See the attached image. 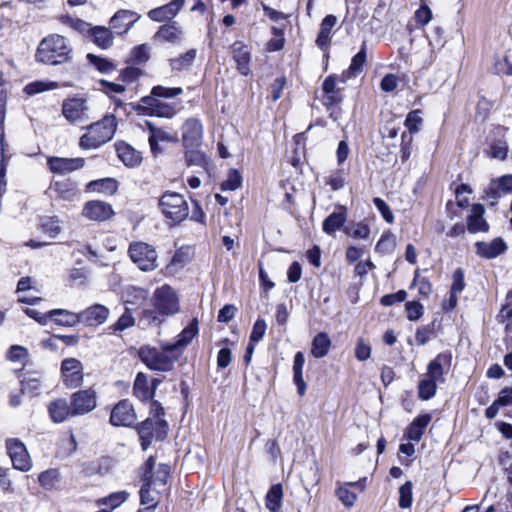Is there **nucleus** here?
Here are the masks:
<instances>
[{"instance_id":"69168bd1","label":"nucleus","mask_w":512,"mask_h":512,"mask_svg":"<svg viewBox=\"0 0 512 512\" xmlns=\"http://www.w3.org/2000/svg\"><path fill=\"white\" fill-rule=\"evenodd\" d=\"M508 147L505 142L498 141L493 143L490 146V149L488 151V155L491 158L504 160L507 156Z\"/></svg>"},{"instance_id":"e2e57ef3","label":"nucleus","mask_w":512,"mask_h":512,"mask_svg":"<svg viewBox=\"0 0 512 512\" xmlns=\"http://www.w3.org/2000/svg\"><path fill=\"white\" fill-rule=\"evenodd\" d=\"M336 496L346 507H352L357 499L356 494L345 486L336 489Z\"/></svg>"},{"instance_id":"f8f14e48","label":"nucleus","mask_w":512,"mask_h":512,"mask_svg":"<svg viewBox=\"0 0 512 512\" xmlns=\"http://www.w3.org/2000/svg\"><path fill=\"white\" fill-rule=\"evenodd\" d=\"M346 81L345 74L341 77H337L335 75L328 76L322 85L323 89V97L322 101L325 106H333L339 104L343 100V86L340 84H344Z\"/></svg>"},{"instance_id":"4be33fe9","label":"nucleus","mask_w":512,"mask_h":512,"mask_svg":"<svg viewBox=\"0 0 512 512\" xmlns=\"http://www.w3.org/2000/svg\"><path fill=\"white\" fill-rule=\"evenodd\" d=\"M508 193H512V175H504L492 181L486 190V198L491 199V205H495L500 197Z\"/></svg>"},{"instance_id":"49530a36","label":"nucleus","mask_w":512,"mask_h":512,"mask_svg":"<svg viewBox=\"0 0 512 512\" xmlns=\"http://www.w3.org/2000/svg\"><path fill=\"white\" fill-rule=\"evenodd\" d=\"M185 161L188 166L204 167L207 163L205 154L197 147L186 148Z\"/></svg>"},{"instance_id":"1a4fd4ad","label":"nucleus","mask_w":512,"mask_h":512,"mask_svg":"<svg viewBox=\"0 0 512 512\" xmlns=\"http://www.w3.org/2000/svg\"><path fill=\"white\" fill-rule=\"evenodd\" d=\"M62 114L71 124H84L90 120V107L84 98H68L62 104Z\"/></svg>"},{"instance_id":"b1692460","label":"nucleus","mask_w":512,"mask_h":512,"mask_svg":"<svg viewBox=\"0 0 512 512\" xmlns=\"http://www.w3.org/2000/svg\"><path fill=\"white\" fill-rule=\"evenodd\" d=\"M485 209L482 204H473L471 213L467 217V229L470 233L487 232L488 223L484 219Z\"/></svg>"},{"instance_id":"de8ad7c7","label":"nucleus","mask_w":512,"mask_h":512,"mask_svg":"<svg viewBox=\"0 0 512 512\" xmlns=\"http://www.w3.org/2000/svg\"><path fill=\"white\" fill-rule=\"evenodd\" d=\"M50 191L65 200H70L75 195V190L68 181H56L50 186Z\"/></svg>"},{"instance_id":"6ab92c4d","label":"nucleus","mask_w":512,"mask_h":512,"mask_svg":"<svg viewBox=\"0 0 512 512\" xmlns=\"http://www.w3.org/2000/svg\"><path fill=\"white\" fill-rule=\"evenodd\" d=\"M109 316V309L101 304H94L79 313L80 323L88 326H98L103 324Z\"/></svg>"},{"instance_id":"13d9d810","label":"nucleus","mask_w":512,"mask_h":512,"mask_svg":"<svg viewBox=\"0 0 512 512\" xmlns=\"http://www.w3.org/2000/svg\"><path fill=\"white\" fill-rule=\"evenodd\" d=\"M242 184V176L236 169H231L228 173V177L225 181L222 182L221 188L222 190H231L234 191L240 188Z\"/></svg>"},{"instance_id":"ddd939ff","label":"nucleus","mask_w":512,"mask_h":512,"mask_svg":"<svg viewBox=\"0 0 512 512\" xmlns=\"http://www.w3.org/2000/svg\"><path fill=\"white\" fill-rule=\"evenodd\" d=\"M61 374L67 388L74 389L83 383V365L76 358H67L62 361Z\"/></svg>"},{"instance_id":"cd10ccee","label":"nucleus","mask_w":512,"mask_h":512,"mask_svg":"<svg viewBox=\"0 0 512 512\" xmlns=\"http://www.w3.org/2000/svg\"><path fill=\"white\" fill-rule=\"evenodd\" d=\"M198 334V321L194 318L178 335L175 343L165 345L167 351H175L186 347Z\"/></svg>"},{"instance_id":"7c9ffc66","label":"nucleus","mask_w":512,"mask_h":512,"mask_svg":"<svg viewBox=\"0 0 512 512\" xmlns=\"http://www.w3.org/2000/svg\"><path fill=\"white\" fill-rule=\"evenodd\" d=\"M432 417L430 414H423L416 417L406 430V437L411 441H420L422 438L425 428L430 423Z\"/></svg>"},{"instance_id":"9b49d317","label":"nucleus","mask_w":512,"mask_h":512,"mask_svg":"<svg viewBox=\"0 0 512 512\" xmlns=\"http://www.w3.org/2000/svg\"><path fill=\"white\" fill-rule=\"evenodd\" d=\"M72 416H81L93 411L97 406V394L93 388L79 390L70 397Z\"/></svg>"},{"instance_id":"2eb2a0df","label":"nucleus","mask_w":512,"mask_h":512,"mask_svg":"<svg viewBox=\"0 0 512 512\" xmlns=\"http://www.w3.org/2000/svg\"><path fill=\"white\" fill-rule=\"evenodd\" d=\"M47 165L52 173L65 175L83 168L85 165V159L82 157H49L47 159Z\"/></svg>"},{"instance_id":"bf43d9fd","label":"nucleus","mask_w":512,"mask_h":512,"mask_svg":"<svg viewBox=\"0 0 512 512\" xmlns=\"http://www.w3.org/2000/svg\"><path fill=\"white\" fill-rule=\"evenodd\" d=\"M87 188L91 191L104 192V191H115L116 181L111 178H105L100 180L91 181Z\"/></svg>"},{"instance_id":"0eeeda50","label":"nucleus","mask_w":512,"mask_h":512,"mask_svg":"<svg viewBox=\"0 0 512 512\" xmlns=\"http://www.w3.org/2000/svg\"><path fill=\"white\" fill-rule=\"evenodd\" d=\"M152 301L154 307L161 315H174L180 310L178 295L168 284H164L155 289Z\"/></svg>"},{"instance_id":"393cba45","label":"nucleus","mask_w":512,"mask_h":512,"mask_svg":"<svg viewBox=\"0 0 512 512\" xmlns=\"http://www.w3.org/2000/svg\"><path fill=\"white\" fill-rule=\"evenodd\" d=\"M233 59L236 62L237 70L244 76L250 72V50L241 42H235L232 47Z\"/></svg>"},{"instance_id":"37998d69","label":"nucleus","mask_w":512,"mask_h":512,"mask_svg":"<svg viewBox=\"0 0 512 512\" xmlns=\"http://www.w3.org/2000/svg\"><path fill=\"white\" fill-rule=\"evenodd\" d=\"M93 42L99 47L106 49L113 43V36L109 29L105 27H95L92 29Z\"/></svg>"},{"instance_id":"e433bc0d","label":"nucleus","mask_w":512,"mask_h":512,"mask_svg":"<svg viewBox=\"0 0 512 512\" xmlns=\"http://www.w3.org/2000/svg\"><path fill=\"white\" fill-rule=\"evenodd\" d=\"M337 18L336 16L330 14L327 15L321 22L320 31L318 33L316 43L319 47H324L330 38V33L332 28L336 25Z\"/></svg>"},{"instance_id":"4468645a","label":"nucleus","mask_w":512,"mask_h":512,"mask_svg":"<svg viewBox=\"0 0 512 512\" xmlns=\"http://www.w3.org/2000/svg\"><path fill=\"white\" fill-rule=\"evenodd\" d=\"M136 421V413L129 400L124 399L117 403L110 415V423L113 426H130Z\"/></svg>"},{"instance_id":"72a5a7b5","label":"nucleus","mask_w":512,"mask_h":512,"mask_svg":"<svg viewBox=\"0 0 512 512\" xmlns=\"http://www.w3.org/2000/svg\"><path fill=\"white\" fill-rule=\"evenodd\" d=\"M133 394L140 401H147L153 398V390H150L146 374L139 372L136 375L133 385Z\"/></svg>"},{"instance_id":"412c9836","label":"nucleus","mask_w":512,"mask_h":512,"mask_svg":"<svg viewBox=\"0 0 512 512\" xmlns=\"http://www.w3.org/2000/svg\"><path fill=\"white\" fill-rule=\"evenodd\" d=\"M475 248L478 256L486 259H494L507 250V245L502 238H495L490 242H476Z\"/></svg>"},{"instance_id":"79ce46f5","label":"nucleus","mask_w":512,"mask_h":512,"mask_svg":"<svg viewBox=\"0 0 512 512\" xmlns=\"http://www.w3.org/2000/svg\"><path fill=\"white\" fill-rule=\"evenodd\" d=\"M396 248V236L390 232H384L376 244L375 250L380 254H391Z\"/></svg>"},{"instance_id":"603ef678","label":"nucleus","mask_w":512,"mask_h":512,"mask_svg":"<svg viewBox=\"0 0 512 512\" xmlns=\"http://www.w3.org/2000/svg\"><path fill=\"white\" fill-rule=\"evenodd\" d=\"M412 482L407 481L399 488V506L400 508H409L413 502Z\"/></svg>"},{"instance_id":"f03ea898","label":"nucleus","mask_w":512,"mask_h":512,"mask_svg":"<svg viewBox=\"0 0 512 512\" xmlns=\"http://www.w3.org/2000/svg\"><path fill=\"white\" fill-rule=\"evenodd\" d=\"M117 127L116 117L106 115L102 120L87 126L88 132L83 134L79 146L83 149H96L107 143L115 134Z\"/></svg>"},{"instance_id":"5fc2aeb1","label":"nucleus","mask_w":512,"mask_h":512,"mask_svg":"<svg viewBox=\"0 0 512 512\" xmlns=\"http://www.w3.org/2000/svg\"><path fill=\"white\" fill-rule=\"evenodd\" d=\"M135 324V318L132 315V308L126 306L124 313L119 317L113 325L115 331H124Z\"/></svg>"},{"instance_id":"f3484780","label":"nucleus","mask_w":512,"mask_h":512,"mask_svg":"<svg viewBox=\"0 0 512 512\" xmlns=\"http://www.w3.org/2000/svg\"><path fill=\"white\" fill-rule=\"evenodd\" d=\"M82 214L93 221H105L112 217L114 211L110 204L94 200L85 204Z\"/></svg>"},{"instance_id":"58836bf2","label":"nucleus","mask_w":512,"mask_h":512,"mask_svg":"<svg viewBox=\"0 0 512 512\" xmlns=\"http://www.w3.org/2000/svg\"><path fill=\"white\" fill-rule=\"evenodd\" d=\"M196 49H190L179 57L170 59V67L173 71H183L190 68L196 58Z\"/></svg>"},{"instance_id":"c03bdc74","label":"nucleus","mask_w":512,"mask_h":512,"mask_svg":"<svg viewBox=\"0 0 512 512\" xmlns=\"http://www.w3.org/2000/svg\"><path fill=\"white\" fill-rule=\"evenodd\" d=\"M60 480V473L57 469H49L40 473L38 481L40 485L46 490L56 488Z\"/></svg>"},{"instance_id":"bb28decb","label":"nucleus","mask_w":512,"mask_h":512,"mask_svg":"<svg viewBox=\"0 0 512 512\" xmlns=\"http://www.w3.org/2000/svg\"><path fill=\"white\" fill-rule=\"evenodd\" d=\"M338 209L339 211H335L325 218L322 224L323 231L330 236H334L336 231L340 230L347 220L346 207L340 205Z\"/></svg>"},{"instance_id":"a19ab883","label":"nucleus","mask_w":512,"mask_h":512,"mask_svg":"<svg viewBox=\"0 0 512 512\" xmlns=\"http://www.w3.org/2000/svg\"><path fill=\"white\" fill-rule=\"evenodd\" d=\"M5 114H6L5 96L0 94V168H6V164H5V132H4Z\"/></svg>"},{"instance_id":"2f4dec72","label":"nucleus","mask_w":512,"mask_h":512,"mask_svg":"<svg viewBox=\"0 0 512 512\" xmlns=\"http://www.w3.org/2000/svg\"><path fill=\"white\" fill-rule=\"evenodd\" d=\"M50 319L60 326L74 327L80 323L79 313H74L65 309H54L48 312Z\"/></svg>"},{"instance_id":"4c0bfd02","label":"nucleus","mask_w":512,"mask_h":512,"mask_svg":"<svg viewBox=\"0 0 512 512\" xmlns=\"http://www.w3.org/2000/svg\"><path fill=\"white\" fill-rule=\"evenodd\" d=\"M283 490L280 484L273 485L266 494V507L271 512H279L282 505Z\"/></svg>"},{"instance_id":"a878e982","label":"nucleus","mask_w":512,"mask_h":512,"mask_svg":"<svg viewBox=\"0 0 512 512\" xmlns=\"http://www.w3.org/2000/svg\"><path fill=\"white\" fill-rule=\"evenodd\" d=\"M118 158L127 167H136L142 162L141 152L134 149L125 142H119L115 145Z\"/></svg>"},{"instance_id":"c9c22d12","label":"nucleus","mask_w":512,"mask_h":512,"mask_svg":"<svg viewBox=\"0 0 512 512\" xmlns=\"http://www.w3.org/2000/svg\"><path fill=\"white\" fill-rule=\"evenodd\" d=\"M330 346L331 341L328 335L323 332L318 333L312 341L311 354L315 358H322L328 354Z\"/></svg>"},{"instance_id":"6e6d98bb","label":"nucleus","mask_w":512,"mask_h":512,"mask_svg":"<svg viewBox=\"0 0 512 512\" xmlns=\"http://www.w3.org/2000/svg\"><path fill=\"white\" fill-rule=\"evenodd\" d=\"M183 90L180 87L175 88H168L161 85L155 86L152 88L149 97H156L159 99L160 97L163 98H174L180 94H182Z\"/></svg>"},{"instance_id":"5701e85b","label":"nucleus","mask_w":512,"mask_h":512,"mask_svg":"<svg viewBox=\"0 0 512 512\" xmlns=\"http://www.w3.org/2000/svg\"><path fill=\"white\" fill-rule=\"evenodd\" d=\"M139 19L135 12L130 10H119L110 20L111 28L119 35L130 30L133 24Z\"/></svg>"},{"instance_id":"8fccbe9b","label":"nucleus","mask_w":512,"mask_h":512,"mask_svg":"<svg viewBox=\"0 0 512 512\" xmlns=\"http://www.w3.org/2000/svg\"><path fill=\"white\" fill-rule=\"evenodd\" d=\"M41 229L51 238H55L61 232V227L57 217H44L41 220Z\"/></svg>"},{"instance_id":"a18cd8bd","label":"nucleus","mask_w":512,"mask_h":512,"mask_svg":"<svg viewBox=\"0 0 512 512\" xmlns=\"http://www.w3.org/2000/svg\"><path fill=\"white\" fill-rule=\"evenodd\" d=\"M437 382L438 381H436L428 376L426 378L422 379L419 382V386H418L419 398L422 400L431 399L436 393Z\"/></svg>"},{"instance_id":"39448f33","label":"nucleus","mask_w":512,"mask_h":512,"mask_svg":"<svg viewBox=\"0 0 512 512\" xmlns=\"http://www.w3.org/2000/svg\"><path fill=\"white\" fill-rule=\"evenodd\" d=\"M165 347L162 351L151 346H142L139 349V358L141 361L153 371L168 372L174 367L175 358L168 355Z\"/></svg>"},{"instance_id":"aec40b11","label":"nucleus","mask_w":512,"mask_h":512,"mask_svg":"<svg viewBox=\"0 0 512 512\" xmlns=\"http://www.w3.org/2000/svg\"><path fill=\"white\" fill-rule=\"evenodd\" d=\"M184 4V0H172L168 4L150 10L148 17L156 22L171 20L178 14Z\"/></svg>"},{"instance_id":"338daca9","label":"nucleus","mask_w":512,"mask_h":512,"mask_svg":"<svg viewBox=\"0 0 512 512\" xmlns=\"http://www.w3.org/2000/svg\"><path fill=\"white\" fill-rule=\"evenodd\" d=\"M500 323L505 324V330L510 331L512 329V306L507 303L502 306L497 316Z\"/></svg>"},{"instance_id":"6e6552de","label":"nucleus","mask_w":512,"mask_h":512,"mask_svg":"<svg viewBox=\"0 0 512 512\" xmlns=\"http://www.w3.org/2000/svg\"><path fill=\"white\" fill-rule=\"evenodd\" d=\"M135 111L146 116L170 119L177 113V108L175 105L163 102L156 97L144 96L135 106Z\"/></svg>"},{"instance_id":"4d7b16f0","label":"nucleus","mask_w":512,"mask_h":512,"mask_svg":"<svg viewBox=\"0 0 512 512\" xmlns=\"http://www.w3.org/2000/svg\"><path fill=\"white\" fill-rule=\"evenodd\" d=\"M345 179V171L343 169H337L331 172L325 183L329 185L333 191H337L344 187Z\"/></svg>"},{"instance_id":"423d86ee","label":"nucleus","mask_w":512,"mask_h":512,"mask_svg":"<svg viewBox=\"0 0 512 512\" xmlns=\"http://www.w3.org/2000/svg\"><path fill=\"white\" fill-rule=\"evenodd\" d=\"M129 257L142 271H153L158 267V254L155 248L144 242L131 243Z\"/></svg>"},{"instance_id":"f257e3e1","label":"nucleus","mask_w":512,"mask_h":512,"mask_svg":"<svg viewBox=\"0 0 512 512\" xmlns=\"http://www.w3.org/2000/svg\"><path fill=\"white\" fill-rule=\"evenodd\" d=\"M72 49L66 39L58 34L44 38L37 49L36 59L49 65H58L71 58Z\"/></svg>"},{"instance_id":"0e129e2a","label":"nucleus","mask_w":512,"mask_h":512,"mask_svg":"<svg viewBox=\"0 0 512 512\" xmlns=\"http://www.w3.org/2000/svg\"><path fill=\"white\" fill-rule=\"evenodd\" d=\"M405 310L410 321H417L422 317L424 308L419 302L408 301L405 304Z\"/></svg>"},{"instance_id":"f704fd0d","label":"nucleus","mask_w":512,"mask_h":512,"mask_svg":"<svg viewBox=\"0 0 512 512\" xmlns=\"http://www.w3.org/2000/svg\"><path fill=\"white\" fill-rule=\"evenodd\" d=\"M182 34V30L173 23L162 25L155 37L164 42L176 43L181 40Z\"/></svg>"},{"instance_id":"473e14b6","label":"nucleus","mask_w":512,"mask_h":512,"mask_svg":"<svg viewBox=\"0 0 512 512\" xmlns=\"http://www.w3.org/2000/svg\"><path fill=\"white\" fill-rule=\"evenodd\" d=\"M305 363V357L302 352H297L294 356L293 361V381L297 387V392L300 396H303L306 392V383L303 379V367Z\"/></svg>"},{"instance_id":"3c124183","label":"nucleus","mask_w":512,"mask_h":512,"mask_svg":"<svg viewBox=\"0 0 512 512\" xmlns=\"http://www.w3.org/2000/svg\"><path fill=\"white\" fill-rule=\"evenodd\" d=\"M345 233L355 239H368L370 228L367 224L359 222L345 228Z\"/></svg>"},{"instance_id":"864d4df0","label":"nucleus","mask_w":512,"mask_h":512,"mask_svg":"<svg viewBox=\"0 0 512 512\" xmlns=\"http://www.w3.org/2000/svg\"><path fill=\"white\" fill-rule=\"evenodd\" d=\"M28 358V350L20 345H13L7 353V359L14 363L24 365Z\"/></svg>"},{"instance_id":"a211bd4d","label":"nucleus","mask_w":512,"mask_h":512,"mask_svg":"<svg viewBox=\"0 0 512 512\" xmlns=\"http://www.w3.org/2000/svg\"><path fill=\"white\" fill-rule=\"evenodd\" d=\"M452 362V355L449 352L438 354L428 365L427 376L438 381L443 382V375L450 369Z\"/></svg>"},{"instance_id":"7ed1b4c3","label":"nucleus","mask_w":512,"mask_h":512,"mask_svg":"<svg viewBox=\"0 0 512 512\" xmlns=\"http://www.w3.org/2000/svg\"><path fill=\"white\" fill-rule=\"evenodd\" d=\"M158 206L164 217L173 223L184 221L189 215L188 203L184 196L166 191L159 199Z\"/></svg>"},{"instance_id":"680f3d73","label":"nucleus","mask_w":512,"mask_h":512,"mask_svg":"<svg viewBox=\"0 0 512 512\" xmlns=\"http://www.w3.org/2000/svg\"><path fill=\"white\" fill-rule=\"evenodd\" d=\"M412 286L417 287L418 293L424 297H428L432 292L431 283L425 278L419 275V272H415Z\"/></svg>"},{"instance_id":"9d476101","label":"nucleus","mask_w":512,"mask_h":512,"mask_svg":"<svg viewBox=\"0 0 512 512\" xmlns=\"http://www.w3.org/2000/svg\"><path fill=\"white\" fill-rule=\"evenodd\" d=\"M5 446L15 469L28 472L32 468L31 457L22 441L17 438H9L6 440Z\"/></svg>"},{"instance_id":"c85d7f7f","label":"nucleus","mask_w":512,"mask_h":512,"mask_svg":"<svg viewBox=\"0 0 512 512\" xmlns=\"http://www.w3.org/2000/svg\"><path fill=\"white\" fill-rule=\"evenodd\" d=\"M48 412L52 421L55 423H62L69 417H73L71 405L63 398L52 401L48 405Z\"/></svg>"},{"instance_id":"20e7f679","label":"nucleus","mask_w":512,"mask_h":512,"mask_svg":"<svg viewBox=\"0 0 512 512\" xmlns=\"http://www.w3.org/2000/svg\"><path fill=\"white\" fill-rule=\"evenodd\" d=\"M168 423L164 418H147L136 426L141 447L147 450L152 444L153 439L162 441L168 433Z\"/></svg>"},{"instance_id":"09e8293b","label":"nucleus","mask_w":512,"mask_h":512,"mask_svg":"<svg viewBox=\"0 0 512 512\" xmlns=\"http://www.w3.org/2000/svg\"><path fill=\"white\" fill-rule=\"evenodd\" d=\"M128 497L129 493L127 491H118L100 499L99 504L109 506L111 509H115L124 503Z\"/></svg>"},{"instance_id":"c756f323","label":"nucleus","mask_w":512,"mask_h":512,"mask_svg":"<svg viewBox=\"0 0 512 512\" xmlns=\"http://www.w3.org/2000/svg\"><path fill=\"white\" fill-rule=\"evenodd\" d=\"M148 290L142 287L129 286L124 292V305L132 308H139L146 302L148 298Z\"/></svg>"},{"instance_id":"ea45409f","label":"nucleus","mask_w":512,"mask_h":512,"mask_svg":"<svg viewBox=\"0 0 512 512\" xmlns=\"http://www.w3.org/2000/svg\"><path fill=\"white\" fill-rule=\"evenodd\" d=\"M366 61V44L363 43L360 51L352 58L351 64L345 74L346 78H351L357 76L361 71L362 67Z\"/></svg>"},{"instance_id":"dca6fc26","label":"nucleus","mask_w":512,"mask_h":512,"mask_svg":"<svg viewBox=\"0 0 512 512\" xmlns=\"http://www.w3.org/2000/svg\"><path fill=\"white\" fill-rule=\"evenodd\" d=\"M203 136V126L198 119L190 118L182 126V141L185 148L198 147Z\"/></svg>"},{"instance_id":"052dcab7","label":"nucleus","mask_w":512,"mask_h":512,"mask_svg":"<svg viewBox=\"0 0 512 512\" xmlns=\"http://www.w3.org/2000/svg\"><path fill=\"white\" fill-rule=\"evenodd\" d=\"M87 58L102 73H109L115 69V65L105 58L90 53L87 54Z\"/></svg>"},{"instance_id":"774afa93","label":"nucleus","mask_w":512,"mask_h":512,"mask_svg":"<svg viewBox=\"0 0 512 512\" xmlns=\"http://www.w3.org/2000/svg\"><path fill=\"white\" fill-rule=\"evenodd\" d=\"M432 19V12L430 8L422 2L419 9L415 12V20L417 24L424 26Z\"/></svg>"}]
</instances>
